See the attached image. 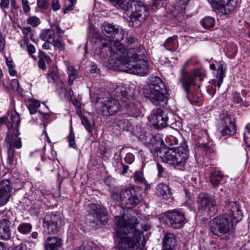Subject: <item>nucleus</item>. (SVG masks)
<instances>
[{
	"instance_id": "1",
	"label": "nucleus",
	"mask_w": 250,
	"mask_h": 250,
	"mask_svg": "<svg viewBox=\"0 0 250 250\" xmlns=\"http://www.w3.org/2000/svg\"><path fill=\"white\" fill-rule=\"evenodd\" d=\"M115 232L119 239L121 250H142L144 245L143 230H148L150 226L143 224L135 216L123 213L114 217Z\"/></svg>"
},
{
	"instance_id": "2",
	"label": "nucleus",
	"mask_w": 250,
	"mask_h": 250,
	"mask_svg": "<svg viewBox=\"0 0 250 250\" xmlns=\"http://www.w3.org/2000/svg\"><path fill=\"white\" fill-rule=\"evenodd\" d=\"M226 209V213L216 217L210 222L211 231L218 237H223L231 233L234 229V224L242 218V213L236 202L229 203Z\"/></svg>"
},
{
	"instance_id": "3",
	"label": "nucleus",
	"mask_w": 250,
	"mask_h": 250,
	"mask_svg": "<svg viewBox=\"0 0 250 250\" xmlns=\"http://www.w3.org/2000/svg\"><path fill=\"white\" fill-rule=\"evenodd\" d=\"M114 47L116 50L108 47V51L111 53L110 64L112 66L126 64L132 61L145 59L146 51L141 45L127 49L121 42L114 43Z\"/></svg>"
},
{
	"instance_id": "4",
	"label": "nucleus",
	"mask_w": 250,
	"mask_h": 250,
	"mask_svg": "<svg viewBox=\"0 0 250 250\" xmlns=\"http://www.w3.org/2000/svg\"><path fill=\"white\" fill-rule=\"evenodd\" d=\"M160 156L164 162L171 165L175 168L183 170L189 157L188 146L186 142L182 139L179 146L164 150V154Z\"/></svg>"
},
{
	"instance_id": "5",
	"label": "nucleus",
	"mask_w": 250,
	"mask_h": 250,
	"mask_svg": "<svg viewBox=\"0 0 250 250\" xmlns=\"http://www.w3.org/2000/svg\"><path fill=\"white\" fill-rule=\"evenodd\" d=\"M112 199L119 202L122 207L127 208H131L141 203L142 198L140 191L134 188H126L121 190L119 193L117 188L114 187L110 189Z\"/></svg>"
},
{
	"instance_id": "6",
	"label": "nucleus",
	"mask_w": 250,
	"mask_h": 250,
	"mask_svg": "<svg viewBox=\"0 0 250 250\" xmlns=\"http://www.w3.org/2000/svg\"><path fill=\"white\" fill-rule=\"evenodd\" d=\"M166 92V85L162 79L157 76H152L145 86L144 94L152 103L158 105L165 101Z\"/></svg>"
},
{
	"instance_id": "7",
	"label": "nucleus",
	"mask_w": 250,
	"mask_h": 250,
	"mask_svg": "<svg viewBox=\"0 0 250 250\" xmlns=\"http://www.w3.org/2000/svg\"><path fill=\"white\" fill-rule=\"evenodd\" d=\"M128 16L129 25L134 28L140 26L142 22L148 16L149 12L141 1H135Z\"/></svg>"
},
{
	"instance_id": "8",
	"label": "nucleus",
	"mask_w": 250,
	"mask_h": 250,
	"mask_svg": "<svg viewBox=\"0 0 250 250\" xmlns=\"http://www.w3.org/2000/svg\"><path fill=\"white\" fill-rule=\"evenodd\" d=\"M198 214L205 218L210 217L217 212L216 200L215 197L207 193L201 194L197 201Z\"/></svg>"
},
{
	"instance_id": "9",
	"label": "nucleus",
	"mask_w": 250,
	"mask_h": 250,
	"mask_svg": "<svg viewBox=\"0 0 250 250\" xmlns=\"http://www.w3.org/2000/svg\"><path fill=\"white\" fill-rule=\"evenodd\" d=\"M96 104L98 113L104 116L113 115L121 109L119 101L111 97L106 99L99 98L96 100Z\"/></svg>"
},
{
	"instance_id": "10",
	"label": "nucleus",
	"mask_w": 250,
	"mask_h": 250,
	"mask_svg": "<svg viewBox=\"0 0 250 250\" xmlns=\"http://www.w3.org/2000/svg\"><path fill=\"white\" fill-rule=\"evenodd\" d=\"M113 67L121 71L140 76L146 75L148 72L147 62L145 59L134 61L126 64H122Z\"/></svg>"
},
{
	"instance_id": "11",
	"label": "nucleus",
	"mask_w": 250,
	"mask_h": 250,
	"mask_svg": "<svg viewBox=\"0 0 250 250\" xmlns=\"http://www.w3.org/2000/svg\"><path fill=\"white\" fill-rule=\"evenodd\" d=\"M102 32L104 34L109 38H115L116 42H110L102 43L103 48H106L108 50V47L112 48V50H116L114 47V43L120 42L124 39V30L119 26L116 27V26L108 23H104L102 26Z\"/></svg>"
},
{
	"instance_id": "12",
	"label": "nucleus",
	"mask_w": 250,
	"mask_h": 250,
	"mask_svg": "<svg viewBox=\"0 0 250 250\" xmlns=\"http://www.w3.org/2000/svg\"><path fill=\"white\" fill-rule=\"evenodd\" d=\"M201 76L199 69H194L191 71L181 70L178 81L185 92H189L192 86L196 85V79Z\"/></svg>"
},
{
	"instance_id": "13",
	"label": "nucleus",
	"mask_w": 250,
	"mask_h": 250,
	"mask_svg": "<svg viewBox=\"0 0 250 250\" xmlns=\"http://www.w3.org/2000/svg\"><path fill=\"white\" fill-rule=\"evenodd\" d=\"M61 223L60 215L52 213L47 214L43 218L42 226L48 233L55 234L59 230Z\"/></svg>"
},
{
	"instance_id": "14",
	"label": "nucleus",
	"mask_w": 250,
	"mask_h": 250,
	"mask_svg": "<svg viewBox=\"0 0 250 250\" xmlns=\"http://www.w3.org/2000/svg\"><path fill=\"white\" fill-rule=\"evenodd\" d=\"M166 217L167 224L174 229L181 228L185 223L186 218L184 214L179 210L173 209L168 211Z\"/></svg>"
},
{
	"instance_id": "15",
	"label": "nucleus",
	"mask_w": 250,
	"mask_h": 250,
	"mask_svg": "<svg viewBox=\"0 0 250 250\" xmlns=\"http://www.w3.org/2000/svg\"><path fill=\"white\" fill-rule=\"evenodd\" d=\"M149 119L158 128H163L168 120L167 111L164 107L155 108L152 111Z\"/></svg>"
},
{
	"instance_id": "16",
	"label": "nucleus",
	"mask_w": 250,
	"mask_h": 250,
	"mask_svg": "<svg viewBox=\"0 0 250 250\" xmlns=\"http://www.w3.org/2000/svg\"><path fill=\"white\" fill-rule=\"evenodd\" d=\"M90 213L93 217L97 219V223L105 224L108 220L106 209L99 205L91 204L90 205Z\"/></svg>"
},
{
	"instance_id": "17",
	"label": "nucleus",
	"mask_w": 250,
	"mask_h": 250,
	"mask_svg": "<svg viewBox=\"0 0 250 250\" xmlns=\"http://www.w3.org/2000/svg\"><path fill=\"white\" fill-rule=\"evenodd\" d=\"M222 125L223 127L221 130V133L222 135L231 136L236 132L234 119L233 118L228 116L224 117Z\"/></svg>"
},
{
	"instance_id": "18",
	"label": "nucleus",
	"mask_w": 250,
	"mask_h": 250,
	"mask_svg": "<svg viewBox=\"0 0 250 250\" xmlns=\"http://www.w3.org/2000/svg\"><path fill=\"white\" fill-rule=\"evenodd\" d=\"M164 146L165 142L159 135H156L151 139L148 146L151 153L159 152L160 155L164 154V151L161 149Z\"/></svg>"
},
{
	"instance_id": "19",
	"label": "nucleus",
	"mask_w": 250,
	"mask_h": 250,
	"mask_svg": "<svg viewBox=\"0 0 250 250\" xmlns=\"http://www.w3.org/2000/svg\"><path fill=\"white\" fill-rule=\"evenodd\" d=\"M11 223L6 218L0 219V238L4 240H9L11 238V230L10 229Z\"/></svg>"
},
{
	"instance_id": "20",
	"label": "nucleus",
	"mask_w": 250,
	"mask_h": 250,
	"mask_svg": "<svg viewBox=\"0 0 250 250\" xmlns=\"http://www.w3.org/2000/svg\"><path fill=\"white\" fill-rule=\"evenodd\" d=\"M177 239L173 234L167 233L162 241L163 250H173L176 245Z\"/></svg>"
},
{
	"instance_id": "21",
	"label": "nucleus",
	"mask_w": 250,
	"mask_h": 250,
	"mask_svg": "<svg viewBox=\"0 0 250 250\" xmlns=\"http://www.w3.org/2000/svg\"><path fill=\"white\" fill-rule=\"evenodd\" d=\"M21 123L20 115L17 112L12 113L10 117V121L7 124V126L10 130L14 129L13 133L16 136L19 135V128Z\"/></svg>"
},
{
	"instance_id": "22",
	"label": "nucleus",
	"mask_w": 250,
	"mask_h": 250,
	"mask_svg": "<svg viewBox=\"0 0 250 250\" xmlns=\"http://www.w3.org/2000/svg\"><path fill=\"white\" fill-rule=\"evenodd\" d=\"M62 240L59 237H48L45 241V250H57L62 247Z\"/></svg>"
},
{
	"instance_id": "23",
	"label": "nucleus",
	"mask_w": 250,
	"mask_h": 250,
	"mask_svg": "<svg viewBox=\"0 0 250 250\" xmlns=\"http://www.w3.org/2000/svg\"><path fill=\"white\" fill-rule=\"evenodd\" d=\"M237 0H224V6L220 8L219 15L222 16L230 14L235 9Z\"/></svg>"
},
{
	"instance_id": "24",
	"label": "nucleus",
	"mask_w": 250,
	"mask_h": 250,
	"mask_svg": "<svg viewBox=\"0 0 250 250\" xmlns=\"http://www.w3.org/2000/svg\"><path fill=\"white\" fill-rule=\"evenodd\" d=\"M163 46L167 50L175 52L178 47V37L174 35L168 38L163 43Z\"/></svg>"
},
{
	"instance_id": "25",
	"label": "nucleus",
	"mask_w": 250,
	"mask_h": 250,
	"mask_svg": "<svg viewBox=\"0 0 250 250\" xmlns=\"http://www.w3.org/2000/svg\"><path fill=\"white\" fill-rule=\"evenodd\" d=\"M113 4L118 5L121 9L129 12L132 8L133 0H109Z\"/></svg>"
},
{
	"instance_id": "26",
	"label": "nucleus",
	"mask_w": 250,
	"mask_h": 250,
	"mask_svg": "<svg viewBox=\"0 0 250 250\" xmlns=\"http://www.w3.org/2000/svg\"><path fill=\"white\" fill-rule=\"evenodd\" d=\"M40 38L44 42H52L55 38L54 31L51 29H45L41 31Z\"/></svg>"
},
{
	"instance_id": "27",
	"label": "nucleus",
	"mask_w": 250,
	"mask_h": 250,
	"mask_svg": "<svg viewBox=\"0 0 250 250\" xmlns=\"http://www.w3.org/2000/svg\"><path fill=\"white\" fill-rule=\"evenodd\" d=\"M183 139L180 138L179 140L176 137L172 135H168L165 138V146L168 149L173 148L174 146H179L181 140Z\"/></svg>"
},
{
	"instance_id": "28",
	"label": "nucleus",
	"mask_w": 250,
	"mask_h": 250,
	"mask_svg": "<svg viewBox=\"0 0 250 250\" xmlns=\"http://www.w3.org/2000/svg\"><path fill=\"white\" fill-rule=\"evenodd\" d=\"M12 180L13 178L3 179L0 181V191L6 192L8 194L11 195L12 188Z\"/></svg>"
},
{
	"instance_id": "29",
	"label": "nucleus",
	"mask_w": 250,
	"mask_h": 250,
	"mask_svg": "<svg viewBox=\"0 0 250 250\" xmlns=\"http://www.w3.org/2000/svg\"><path fill=\"white\" fill-rule=\"evenodd\" d=\"M223 177V174L220 171L214 170L209 175L210 183L214 186H218Z\"/></svg>"
},
{
	"instance_id": "30",
	"label": "nucleus",
	"mask_w": 250,
	"mask_h": 250,
	"mask_svg": "<svg viewBox=\"0 0 250 250\" xmlns=\"http://www.w3.org/2000/svg\"><path fill=\"white\" fill-rule=\"evenodd\" d=\"M113 166L116 171L123 175L127 173L129 167L127 165L123 163L120 158L115 159Z\"/></svg>"
},
{
	"instance_id": "31",
	"label": "nucleus",
	"mask_w": 250,
	"mask_h": 250,
	"mask_svg": "<svg viewBox=\"0 0 250 250\" xmlns=\"http://www.w3.org/2000/svg\"><path fill=\"white\" fill-rule=\"evenodd\" d=\"M67 73L68 76V84L71 85L78 76L79 72L72 65H69L67 67Z\"/></svg>"
},
{
	"instance_id": "32",
	"label": "nucleus",
	"mask_w": 250,
	"mask_h": 250,
	"mask_svg": "<svg viewBox=\"0 0 250 250\" xmlns=\"http://www.w3.org/2000/svg\"><path fill=\"white\" fill-rule=\"evenodd\" d=\"M15 153V151L14 147L7 148L6 165L8 168H12L14 165V162L16 161Z\"/></svg>"
},
{
	"instance_id": "33",
	"label": "nucleus",
	"mask_w": 250,
	"mask_h": 250,
	"mask_svg": "<svg viewBox=\"0 0 250 250\" xmlns=\"http://www.w3.org/2000/svg\"><path fill=\"white\" fill-rule=\"evenodd\" d=\"M23 34V39L27 41L30 40L33 41L34 32L31 27L29 26L21 27L19 26Z\"/></svg>"
},
{
	"instance_id": "34",
	"label": "nucleus",
	"mask_w": 250,
	"mask_h": 250,
	"mask_svg": "<svg viewBox=\"0 0 250 250\" xmlns=\"http://www.w3.org/2000/svg\"><path fill=\"white\" fill-rule=\"evenodd\" d=\"M100 248L93 242H83L81 246L74 250H100Z\"/></svg>"
},
{
	"instance_id": "35",
	"label": "nucleus",
	"mask_w": 250,
	"mask_h": 250,
	"mask_svg": "<svg viewBox=\"0 0 250 250\" xmlns=\"http://www.w3.org/2000/svg\"><path fill=\"white\" fill-rule=\"evenodd\" d=\"M157 189L164 198H169L171 193L170 191L169 187L166 184L161 183L158 185Z\"/></svg>"
},
{
	"instance_id": "36",
	"label": "nucleus",
	"mask_w": 250,
	"mask_h": 250,
	"mask_svg": "<svg viewBox=\"0 0 250 250\" xmlns=\"http://www.w3.org/2000/svg\"><path fill=\"white\" fill-rule=\"evenodd\" d=\"M215 19L210 17H206L203 19L200 23L202 26L206 29L211 30L215 25Z\"/></svg>"
},
{
	"instance_id": "37",
	"label": "nucleus",
	"mask_w": 250,
	"mask_h": 250,
	"mask_svg": "<svg viewBox=\"0 0 250 250\" xmlns=\"http://www.w3.org/2000/svg\"><path fill=\"white\" fill-rule=\"evenodd\" d=\"M32 229V225L29 223H21L17 228L18 231L23 235L29 234Z\"/></svg>"
},
{
	"instance_id": "38",
	"label": "nucleus",
	"mask_w": 250,
	"mask_h": 250,
	"mask_svg": "<svg viewBox=\"0 0 250 250\" xmlns=\"http://www.w3.org/2000/svg\"><path fill=\"white\" fill-rule=\"evenodd\" d=\"M187 99L192 104L199 103L201 101V94H196L189 89V92H185Z\"/></svg>"
},
{
	"instance_id": "39",
	"label": "nucleus",
	"mask_w": 250,
	"mask_h": 250,
	"mask_svg": "<svg viewBox=\"0 0 250 250\" xmlns=\"http://www.w3.org/2000/svg\"><path fill=\"white\" fill-rule=\"evenodd\" d=\"M40 106V103L37 100H31L28 105V108L31 114L37 113L38 108Z\"/></svg>"
},
{
	"instance_id": "40",
	"label": "nucleus",
	"mask_w": 250,
	"mask_h": 250,
	"mask_svg": "<svg viewBox=\"0 0 250 250\" xmlns=\"http://www.w3.org/2000/svg\"><path fill=\"white\" fill-rule=\"evenodd\" d=\"M82 123L88 132H92L94 126V123L92 119L89 120L85 116H83L82 118Z\"/></svg>"
},
{
	"instance_id": "41",
	"label": "nucleus",
	"mask_w": 250,
	"mask_h": 250,
	"mask_svg": "<svg viewBox=\"0 0 250 250\" xmlns=\"http://www.w3.org/2000/svg\"><path fill=\"white\" fill-rule=\"evenodd\" d=\"M237 52V47L234 43L228 45L226 49V55L230 58H233L235 57Z\"/></svg>"
},
{
	"instance_id": "42",
	"label": "nucleus",
	"mask_w": 250,
	"mask_h": 250,
	"mask_svg": "<svg viewBox=\"0 0 250 250\" xmlns=\"http://www.w3.org/2000/svg\"><path fill=\"white\" fill-rule=\"evenodd\" d=\"M216 13L219 15V11L220 8L224 6V0H208Z\"/></svg>"
},
{
	"instance_id": "43",
	"label": "nucleus",
	"mask_w": 250,
	"mask_h": 250,
	"mask_svg": "<svg viewBox=\"0 0 250 250\" xmlns=\"http://www.w3.org/2000/svg\"><path fill=\"white\" fill-rule=\"evenodd\" d=\"M125 38V42L128 44H132L137 41V39L132 35L124 30V39Z\"/></svg>"
},
{
	"instance_id": "44",
	"label": "nucleus",
	"mask_w": 250,
	"mask_h": 250,
	"mask_svg": "<svg viewBox=\"0 0 250 250\" xmlns=\"http://www.w3.org/2000/svg\"><path fill=\"white\" fill-rule=\"evenodd\" d=\"M190 0H177V4L178 6L181 8L184 13L186 12V10L189 9V6L188 3Z\"/></svg>"
},
{
	"instance_id": "45",
	"label": "nucleus",
	"mask_w": 250,
	"mask_h": 250,
	"mask_svg": "<svg viewBox=\"0 0 250 250\" xmlns=\"http://www.w3.org/2000/svg\"><path fill=\"white\" fill-rule=\"evenodd\" d=\"M13 132L9 130L7 133V136L4 141V145L8 148H13L12 141L13 140Z\"/></svg>"
},
{
	"instance_id": "46",
	"label": "nucleus",
	"mask_w": 250,
	"mask_h": 250,
	"mask_svg": "<svg viewBox=\"0 0 250 250\" xmlns=\"http://www.w3.org/2000/svg\"><path fill=\"white\" fill-rule=\"evenodd\" d=\"M52 44L61 51H63L65 49V44L62 40V37H58L56 40L54 39L52 42Z\"/></svg>"
},
{
	"instance_id": "47",
	"label": "nucleus",
	"mask_w": 250,
	"mask_h": 250,
	"mask_svg": "<svg viewBox=\"0 0 250 250\" xmlns=\"http://www.w3.org/2000/svg\"><path fill=\"white\" fill-rule=\"evenodd\" d=\"M11 195L6 192L0 191V207L5 205L9 201Z\"/></svg>"
},
{
	"instance_id": "48",
	"label": "nucleus",
	"mask_w": 250,
	"mask_h": 250,
	"mask_svg": "<svg viewBox=\"0 0 250 250\" xmlns=\"http://www.w3.org/2000/svg\"><path fill=\"white\" fill-rule=\"evenodd\" d=\"M246 131L244 133V141L249 147H250V123L248 124L245 127Z\"/></svg>"
},
{
	"instance_id": "49",
	"label": "nucleus",
	"mask_w": 250,
	"mask_h": 250,
	"mask_svg": "<svg viewBox=\"0 0 250 250\" xmlns=\"http://www.w3.org/2000/svg\"><path fill=\"white\" fill-rule=\"evenodd\" d=\"M226 68L224 67L223 62H220L218 68L217 73V79H223L225 76Z\"/></svg>"
},
{
	"instance_id": "50",
	"label": "nucleus",
	"mask_w": 250,
	"mask_h": 250,
	"mask_svg": "<svg viewBox=\"0 0 250 250\" xmlns=\"http://www.w3.org/2000/svg\"><path fill=\"white\" fill-rule=\"evenodd\" d=\"M26 23L33 27H36L40 23V20L36 16L29 17L26 20Z\"/></svg>"
},
{
	"instance_id": "51",
	"label": "nucleus",
	"mask_w": 250,
	"mask_h": 250,
	"mask_svg": "<svg viewBox=\"0 0 250 250\" xmlns=\"http://www.w3.org/2000/svg\"><path fill=\"white\" fill-rule=\"evenodd\" d=\"M75 3L70 1H66L64 7L63 8L64 14L68 13L70 11L73 10L74 8Z\"/></svg>"
},
{
	"instance_id": "52",
	"label": "nucleus",
	"mask_w": 250,
	"mask_h": 250,
	"mask_svg": "<svg viewBox=\"0 0 250 250\" xmlns=\"http://www.w3.org/2000/svg\"><path fill=\"white\" fill-rule=\"evenodd\" d=\"M126 123V120H115L113 122L114 126H118L120 129H124L125 127V124Z\"/></svg>"
},
{
	"instance_id": "53",
	"label": "nucleus",
	"mask_w": 250,
	"mask_h": 250,
	"mask_svg": "<svg viewBox=\"0 0 250 250\" xmlns=\"http://www.w3.org/2000/svg\"><path fill=\"white\" fill-rule=\"evenodd\" d=\"M68 138L69 142V146L71 147L76 149L77 146L75 141V134L72 130H70V133Z\"/></svg>"
},
{
	"instance_id": "54",
	"label": "nucleus",
	"mask_w": 250,
	"mask_h": 250,
	"mask_svg": "<svg viewBox=\"0 0 250 250\" xmlns=\"http://www.w3.org/2000/svg\"><path fill=\"white\" fill-rule=\"evenodd\" d=\"M48 82L55 83L58 80V75L56 72L52 71L47 75Z\"/></svg>"
},
{
	"instance_id": "55",
	"label": "nucleus",
	"mask_w": 250,
	"mask_h": 250,
	"mask_svg": "<svg viewBox=\"0 0 250 250\" xmlns=\"http://www.w3.org/2000/svg\"><path fill=\"white\" fill-rule=\"evenodd\" d=\"M38 57L40 60L48 62L50 60V58L45 53L42 51H40Z\"/></svg>"
},
{
	"instance_id": "56",
	"label": "nucleus",
	"mask_w": 250,
	"mask_h": 250,
	"mask_svg": "<svg viewBox=\"0 0 250 250\" xmlns=\"http://www.w3.org/2000/svg\"><path fill=\"white\" fill-rule=\"evenodd\" d=\"M134 156L131 153H128L124 159L125 161L127 164H131L134 161Z\"/></svg>"
},
{
	"instance_id": "57",
	"label": "nucleus",
	"mask_w": 250,
	"mask_h": 250,
	"mask_svg": "<svg viewBox=\"0 0 250 250\" xmlns=\"http://www.w3.org/2000/svg\"><path fill=\"white\" fill-rule=\"evenodd\" d=\"M233 101L237 104H241L243 102V99H242L240 94L237 92H234L233 93Z\"/></svg>"
},
{
	"instance_id": "58",
	"label": "nucleus",
	"mask_w": 250,
	"mask_h": 250,
	"mask_svg": "<svg viewBox=\"0 0 250 250\" xmlns=\"http://www.w3.org/2000/svg\"><path fill=\"white\" fill-rule=\"evenodd\" d=\"M49 0H38L37 4L41 8L46 9L48 5Z\"/></svg>"
},
{
	"instance_id": "59",
	"label": "nucleus",
	"mask_w": 250,
	"mask_h": 250,
	"mask_svg": "<svg viewBox=\"0 0 250 250\" xmlns=\"http://www.w3.org/2000/svg\"><path fill=\"white\" fill-rule=\"evenodd\" d=\"M134 179L136 182H142L144 181V178L142 173L136 172L134 175Z\"/></svg>"
},
{
	"instance_id": "60",
	"label": "nucleus",
	"mask_w": 250,
	"mask_h": 250,
	"mask_svg": "<svg viewBox=\"0 0 250 250\" xmlns=\"http://www.w3.org/2000/svg\"><path fill=\"white\" fill-rule=\"evenodd\" d=\"M21 1L23 9L24 12L26 13H28L30 10V6L28 4L29 2L28 0H21Z\"/></svg>"
},
{
	"instance_id": "61",
	"label": "nucleus",
	"mask_w": 250,
	"mask_h": 250,
	"mask_svg": "<svg viewBox=\"0 0 250 250\" xmlns=\"http://www.w3.org/2000/svg\"><path fill=\"white\" fill-rule=\"evenodd\" d=\"M11 87L16 90H19L20 87V84L17 79H13L11 83Z\"/></svg>"
},
{
	"instance_id": "62",
	"label": "nucleus",
	"mask_w": 250,
	"mask_h": 250,
	"mask_svg": "<svg viewBox=\"0 0 250 250\" xmlns=\"http://www.w3.org/2000/svg\"><path fill=\"white\" fill-rule=\"evenodd\" d=\"M13 146L17 149H20L21 147L22 143L20 138H18L14 140Z\"/></svg>"
},
{
	"instance_id": "63",
	"label": "nucleus",
	"mask_w": 250,
	"mask_h": 250,
	"mask_svg": "<svg viewBox=\"0 0 250 250\" xmlns=\"http://www.w3.org/2000/svg\"><path fill=\"white\" fill-rule=\"evenodd\" d=\"M38 116L42 120H47L50 118V115L49 114L42 112L40 110L38 111Z\"/></svg>"
},
{
	"instance_id": "64",
	"label": "nucleus",
	"mask_w": 250,
	"mask_h": 250,
	"mask_svg": "<svg viewBox=\"0 0 250 250\" xmlns=\"http://www.w3.org/2000/svg\"><path fill=\"white\" fill-rule=\"evenodd\" d=\"M15 250H30V249L27 248L25 244L21 243L15 247Z\"/></svg>"
}]
</instances>
